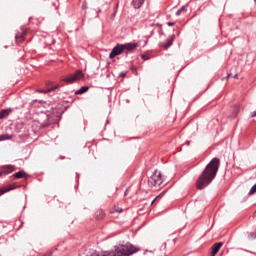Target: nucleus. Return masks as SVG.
Listing matches in <instances>:
<instances>
[{
	"instance_id": "1",
	"label": "nucleus",
	"mask_w": 256,
	"mask_h": 256,
	"mask_svg": "<svg viewBox=\"0 0 256 256\" xmlns=\"http://www.w3.org/2000/svg\"><path fill=\"white\" fill-rule=\"evenodd\" d=\"M221 165V160L217 157L213 158L205 167L203 172L200 174L196 181V189L202 191L208 185L213 183V180L217 177L219 167Z\"/></svg>"
},
{
	"instance_id": "2",
	"label": "nucleus",
	"mask_w": 256,
	"mask_h": 256,
	"mask_svg": "<svg viewBox=\"0 0 256 256\" xmlns=\"http://www.w3.org/2000/svg\"><path fill=\"white\" fill-rule=\"evenodd\" d=\"M114 249H115V253L114 252L99 253L95 251L94 253H92V256H131L137 253V251H139L137 247L133 246V244L129 242H127L126 244H119L115 246Z\"/></svg>"
},
{
	"instance_id": "3",
	"label": "nucleus",
	"mask_w": 256,
	"mask_h": 256,
	"mask_svg": "<svg viewBox=\"0 0 256 256\" xmlns=\"http://www.w3.org/2000/svg\"><path fill=\"white\" fill-rule=\"evenodd\" d=\"M148 185L150 187H159L160 185H163V176H161V172L155 170L148 178Z\"/></svg>"
},
{
	"instance_id": "4",
	"label": "nucleus",
	"mask_w": 256,
	"mask_h": 256,
	"mask_svg": "<svg viewBox=\"0 0 256 256\" xmlns=\"http://www.w3.org/2000/svg\"><path fill=\"white\" fill-rule=\"evenodd\" d=\"M83 77H85V75H83V71L77 70L74 74H70L68 77L62 78V81L71 85V83H75V81H81Z\"/></svg>"
},
{
	"instance_id": "5",
	"label": "nucleus",
	"mask_w": 256,
	"mask_h": 256,
	"mask_svg": "<svg viewBox=\"0 0 256 256\" xmlns=\"http://www.w3.org/2000/svg\"><path fill=\"white\" fill-rule=\"evenodd\" d=\"M125 53V49L123 47V44H117L111 51L109 55V59H115L118 55H123Z\"/></svg>"
},
{
	"instance_id": "6",
	"label": "nucleus",
	"mask_w": 256,
	"mask_h": 256,
	"mask_svg": "<svg viewBox=\"0 0 256 256\" xmlns=\"http://www.w3.org/2000/svg\"><path fill=\"white\" fill-rule=\"evenodd\" d=\"M173 41H175V34L169 36L165 42L160 43V47H162V49H165L167 51V49H169V47L173 45Z\"/></svg>"
},
{
	"instance_id": "7",
	"label": "nucleus",
	"mask_w": 256,
	"mask_h": 256,
	"mask_svg": "<svg viewBox=\"0 0 256 256\" xmlns=\"http://www.w3.org/2000/svg\"><path fill=\"white\" fill-rule=\"evenodd\" d=\"M21 33H17L15 35V39L17 43H23V41H25V35H27V29H25V27H21Z\"/></svg>"
},
{
	"instance_id": "8",
	"label": "nucleus",
	"mask_w": 256,
	"mask_h": 256,
	"mask_svg": "<svg viewBox=\"0 0 256 256\" xmlns=\"http://www.w3.org/2000/svg\"><path fill=\"white\" fill-rule=\"evenodd\" d=\"M2 175H10V173H13L15 171L14 165H4L1 167Z\"/></svg>"
},
{
	"instance_id": "9",
	"label": "nucleus",
	"mask_w": 256,
	"mask_h": 256,
	"mask_svg": "<svg viewBox=\"0 0 256 256\" xmlns=\"http://www.w3.org/2000/svg\"><path fill=\"white\" fill-rule=\"evenodd\" d=\"M122 46L124 47V52H131V51H135V49H137V47H139V44L132 42V43H126V44H122Z\"/></svg>"
},
{
	"instance_id": "10",
	"label": "nucleus",
	"mask_w": 256,
	"mask_h": 256,
	"mask_svg": "<svg viewBox=\"0 0 256 256\" xmlns=\"http://www.w3.org/2000/svg\"><path fill=\"white\" fill-rule=\"evenodd\" d=\"M231 111H232L231 117H232L233 119H235V117H237V115H239V113L241 112V105H239V104L234 105V106L231 108Z\"/></svg>"
},
{
	"instance_id": "11",
	"label": "nucleus",
	"mask_w": 256,
	"mask_h": 256,
	"mask_svg": "<svg viewBox=\"0 0 256 256\" xmlns=\"http://www.w3.org/2000/svg\"><path fill=\"white\" fill-rule=\"evenodd\" d=\"M223 247V242H217L212 246L211 255L215 256L216 253H219V250Z\"/></svg>"
},
{
	"instance_id": "12",
	"label": "nucleus",
	"mask_w": 256,
	"mask_h": 256,
	"mask_svg": "<svg viewBox=\"0 0 256 256\" xmlns=\"http://www.w3.org/2000/svg\"><path fill=\"white\" fill-rule=\"evenodd\" d=\"M15 179H27L29 177V174H27L25 171H19L12 175Z\"/></svg>"
},
{
	"instance_id": "13",
	"label": "nucleus",
	"mask_w": 256,
	"mask_h": 256,
	"mask_svg": "<svg viewBox=\"0 0 256 256\" xmlns=\"http://www.w3.org/2000/svg\"><path fill=\"white\" fill-rule=\"evenodd\" d=\"M14 189H17V186L10 184L5 189H0V197L1 195H5V193H8V191H13Z\"/></svg>"
},
{
	"instance_id": "14",
	"label": "nucleus",
	"mask_w": 256,
	"mask_h": 256,
	"mask_svg": "<svg viewBox=\"0 0 256 256\" xmlns=\"http://www.w3.org/2000/svg\"><path fill=\"white\" fill-rule=\"evenodd\" d=\"M95 218L98 221H101L103 219H105V211H103V209H99L95 212Z\"/></svg>"
},
{
	"instance_id": "15",
	"label": "nucleus",
	"mask_w": 256,
	"mask_h": 256,
	"mask_svg": "<svg viewBox=\"0 0 256 256\" xmlns=\"http://www.w3.org/2000/svg\"><path fill=\"white\" fill-rule=\"evenodd\" d=\"M144 3H145V0H133L132 6L134 7V9H141Z\"/></svg>"
},
{
	"instance_id": "16",
	"label": "nucleus",
	"mask_w": 256,
	"mask_h": 256,
	"mask_svg": "<svg viewBox=\"0 0 256 256\" xmlns=\"http://www.w3.org/2000/svg\"><path fill=\"white\" fill-rule=\"evenodd\" d=\"M13 111V109L8 108V109H3L0 111V120L5 119L6 117H9V114Z\"/></svg>"
},
{
	"instance_id": "17",
	"label": "nucleus",
	"mask_w": 256,
	"mask_h": 256,
	"mask_svg": "<svg viewBox=\"0 0 256 256\" xmlns=\"http://www.w3.org/2000/svg\"><path fill=\"white\" fill-rule=\"evenodd\" d=\"M87 91H89V87L88 86H82L80 89H78L75 92V95H83V93H87Z\"/></svg>"
},
{
	"instance_id": "18",
	"label": "nucleus",
	"mask_w": 256,
	"mask_h": 256,
	"mask_svg": "<svg viewBox=\"0 0 256 256\" xmlns=\"http://www.w3.org/2000/svg\"><path fill=\"white\" fill-rule=\"evenodd\" d=\"M55 89H59V85H55L47 90H37L38 93H51V91H55Z\"/></svg>"
},
{
	"instance_id": "19",
	"label": "nucleus",
	"mask_w": 256,
	"mask_h": 256,
	"mask_svg": "<svg viewBox=\"0 0 256 256\" xmlns=\"http://www.w3.org/2000/svg\"><path fill=\"white\" fill-rule=\"evenodd\" d=\"M9 139H11V135L9 134L0 135V141H9Z\"/></svg>"
},
{
	"instance_id": "20",
	"label": "nucleus",
	"mask_w": 256,
	"mask_h": 256,
	"mask_svg": "<svg viewBox=\"0 0 256 256\" xmlns=\"http://www.w3.org/2000/svg\"><path fill=\"white\" fill-rule=\"evenodd\" d=\"M112 213H123V210H122V208L114 206Z\"/></svg>"
},
{
	"instance_id": "21",
	"label": "nucleus",
	"mask_w": 256,
	"mask_h": 256,
	"mask_svg": "<svg viewBox=\"0 0 256 256\" xmlns=\"http://www.w3.org/2000/svg\"><path fill=\"white\" fill-rule=\"evenodd\" d=\"M254 193H256V183L252 186V188L249 191V195H253Z\"/></svg>"
},
{
	"instance_id": "22",
	"label": "nucleus",
	"mask_w": 256,
	"mask_h": 256,
	"mask_svg": "<svg viewBox=\"0 0 256 256\" xmlns=\"http://www.w3.org/2000/svg\"><path fill=\"white\" fill-rule=\"evenodd\" d=\"M82 9L83 10L87 9V1L85 0L82 2Z\"/></svg>"
},
{
	"instance_id": "23",
	"label": "nucleus",
	"mask_w": 256,
	"mask_h": 256,
	"mask_svg": "<svg viewBox=\"0 0 256 256\" xmlns=\"http://www.w3.org/2000/svg\"><path fill=\"white\" fill-rule=\"evenodd\" d=\"M179 11H181V13H183V11H187V6H182Z\"/></svg>"
},
{
	"instance_id": "24",
	"label": "nucleus",
	"mask_w": 256,
	"mask_h": 256,
	"mask_svg": "<svg viewBox=\"0 0 256 256\" xmlns=\"http://www.w3.org/2000/svg\"><path fill=\"white\" fill-rule=\"evenodd\" d=\"M168 27H173L175 25V22H167Z\"/></svg>"
},
{
	"instance_id": "25",
	"label": "nucleus",
	"mask_w": 256,
	"mask_h": 256,
	"mask_svg": "<svg viewBox=\"0 0 256 256\" xmlns=\"http://www.w3.org/2000/svg\"><path fill=\"white\" fill-rule=\"evenodd\" d=\"M250 237H252V239H256V233L255 232L250 233Z\"/></svg>"
},
{
	"instance_id": "26",
	"label": "nucleus",
	"mask_w": 256,
	"mask_h": 256,
	"mask_svg": "<svg viewBox=\"0 0 256 256\" xmlns=\"http://www.w3.org/2000/svg\"><path fill=\"white\" fill-rule=\"evenodd\" d=\"M179 15H181V10H178V11L176 12V16L179 17Z\"/></svg>"
},
{
	"instance_id": "27",
	"label": "nucleus",
	"mask_w": 256,
	"mask_h": 256,
	"mask_svg": "<svg viewBox=\"0 0 256 256\" xmlns=\"http://www.w3.org/2000/svg\"><path fill=\"white\" fill-rule=\"evenodd\" d=\"M251 117H256V111L251 113Z\"/></svg>"
},
{
	"instance_id": "28",
	"label": "nucleus",
	"mask_w": 256,
	"mask_h": 256,
	"mask_svg": "<svg viewBox=\"0 0 256 256\" xmlns=\"http://www.w3.org/2000/svg\"><path fill=\"white\" fill-rule=\"evenodd\" d=\"M119 77H125V73H120Z\"/></svg>"
},
{
	"instance_id": "29",
	"label": "nucleus",
	"mask_w": 256,
	"mask_h": 256,
	"mask_svg": "<svg viewBox=\"0 0 256 256\" xmlns=\"http://www.w3.org/2000/svg\"><path fill=\"white\" fill-rule=\"evenodd\" d=\"M186 145H191V141L187 140Z\"/></svg>"
},
{
	"instance_id": "30",
	"label": "nucleus",
	"mask_w": 256,
	"mask_h": 256,
	"mask_svg": "<svg viewBox=\"0 0 256 256\" xmlns=\"http://www.w3.org/2000/svg\"><path fill=\"white\" fill-rule=\"evenodd\" d=\"M230 77H232V74L227 75V79H230Z\"/></svg>"
},
{
	"instance_id": "31",
	"label": "nucleus",
	"mask_w": 256,
	"mask_h": 256,
	"mask_svg": "<svg viewBox=\"0 0 256 256\" xmlns=\"http://www.w3.org/2000/svg\"><path fill=\"white\" fill-rule=\"evenodd\" d=\"M233 77H234V79H237V77H239V76L237 74H235Z\"/></svg>"
},
{
	"instance_id": "32",
	"label": "nucleus",
	"mask_w": 256,
	"mask_h": 256,
	"mask_svg": "<svg viewBox=\"0 0 256 256\" xmlns=\"http://www.w3.org/2000/svg\"><path fill=\"white\" fill-rule=\"evenodd\" d=\"M2 175H3V171L1 170V171H0V177H2Z\"/></svg>"
},
{
	"instance_id": "33",
	"label": "nucleus",
	"mask_w": 256,
	"mask_h": 256,
	"mask_svg": "<svg viewBox=\"0 0 256 256\" xmlns=\"http://www.w3.org/2000/svg\"><path fill=\"white\" fill-rule=\"evenodd\" d=\"M142 59H147V58L145 57V55H143V56H142Z\"/></svg>"
},
{
	"instance_id": "34",
	"label": "nucleus",
	"mask_w": 256,
	"mask_h": 256,
	"mask_svg": "<svg viewBox=\"0 0 256 256\" xmlns=\"http://www.w3.org/2000/svg\"><path fill=\"white\" fill-rule=\"evenodd\" d=\"M155 201H156V199H154V200L152 201V205L155 203Z\"/></svg>"
}]
</instances>
